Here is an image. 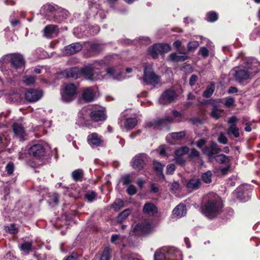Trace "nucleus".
Listing matches in <instances>:
<instances>
[{"label":"nucleus","instance_id":"nucleus-49","mask_svg":"<svg viewBox=\"0 0 260 260\" xmlns=\"http://www.w3.org/2000/svg\"><path fill=\"white\" fill-rule=\"evenodd\" d=\"M49 203L51 204H54L55 205L57 204L58 202V196L56 193H53L50 196V199L48 201Z\"/></svg>","mask_w":260,"mask_h":260},{"label":"nucleus","instance_id":"nucleus-36","mask_svg":"<svg viewBox=\"0 0 260 260\" xmlns=\"http://www.w3.org/2000/svg\"><path fill=\"white\" fill-rule=\"evenodd\" d=\"M214 158L217 162L220 164H226L229 161L228 157L222 154L217 155Z\"/></svg>","mask_w":260,"mask_h":260},{"label":"nucleus","instance_id":"nucleus-8","mask_svg":"<svg viewBox=\"0 0 260 260\" xmlns=\"http://www.w3.org/2000/svg\"><path fill=\"white\" fill-rule=\"evenodd\" d=\"M237 198L240 201L245 202L249 198L250 186L247 184L240 186L236 189Z\"/></svg>","mask_w":260,"mask_h":260},{"label":"nucleus","instance_id":"nucleus-47","mask_svg":"<svg viewBox=\"0 0 260 260\" xmlns=\"http://www.w3.org/2000/svg\"><path fill=\"white\" fill-rule=\"evenodd\" d=\"M214 90V85H211L210 87H208L206 90L203 92V96L205 98H209L213 94Z\"/></svg>","mask_w":260,"mask_h":260},{"label":"nucleus","instance_id":"nucleus-19","mask_svg":"<svg viewBox=\"0 0 260 260\" xmlns=\"http://www.w3.org/2000/svg\"><path fill=\"white\" fill-rule=\"evenodd\" d=\"M201 185V181L200 179L193 178L186 181L185 186L188 190L191 191L199 188Z\"/></svg>","mask_w":260,"mask_h":260},{"label":"nucleus","instance_id":"nucleus-2","mask_svg":"<svg viewBox=\"0 0 260 260\" xmlns=\"http://www.w3.org/2000/svg\"><path fill=\"white\" fill-rule=\"evenodd\" d=\"M223 208L221 199L216 194H214L212 198H210L205 204L203 211L206 216L210 218L213 217L219 214Z\"/></svg>","mask_w":260,"mask_h":260},{"label":"nucleus","instance_id":"nucleus-54","mask_svg":"<svg viewBox=\"0 0 260 260\" xmlns=\"http://www.w3.org/2000/svg\"><path fill=\"white\" fill-rule=\"evenodd\" d=\"M14 166L13 163H9L6 167V170L7 173L11 175L14 171Z\"/></svg>","mask_w":260,"mask_h":260},{"label":"nucleus","instance_id":"nucleus-23","mask_svg":"<svg viewBox=\"0 0 260 260\" xmlns=\"http://www.w3.org/2000/svg\"><path fill=\"white\" fill-rule=\"evenodd\" d=\"M58 32L57 27L55 25L51 24L47 25L44 29V36L48 38H52Z\"/></svg>","mask_w":260,"mask_h":260},{"label":"nucleus","instance_id":"nucleus-30","mask_svg":"<svg viewBox=\"0 0 260 260\" xmlns=\"http://www.w3.org/2000/svg\"><path fill=\"white\" fill-rule=\"evenodd\" d=\"M227 134L229 135H233L235 138H238L240 136L239 129L236 124L230 125L227 131Z\"/></svg>","mask_w":260,"mask_h":260},{"label":"nucleus","instance_id":"nucleus-62","mask_svg":"<svg viewBox=\"0 0 260 260\" xmlns=\"http://www.w3.org/2000/svg\"><path fill=\"white\" fill-rule=\"evenodd\" d=\"M237 121V118L236 116H232L229 120L228 121V122L231 124H235L236 122Z\"/></svg>","mask_w":260,"mask_h":260},{"label":"nucleus","instance_id":"nucleus-56","mask_svg":"<svg viewBox=\"0 0 260 260\" xmlns=\"http://www.w3.org/2000/svg\"><path fill=\"white\" fill-rule=\"evenodd\" d=\"M199 155L200 153L197 150L194 148H193L191 150L189 154L190 157H196L199 156Z\"/></svg>","mask_w":260,"mask_h":260},{"label":"nucleus","instance_id":"nucleus-33","mask_svg":"<svg viewBox=\"0 0 260 260\" xmlns=\"http://www.w3.org/2000/svg\"><path fill=\"white\" fill-rule=\"evenodd\" d=\"M107 74L110 78H111L113 79H120V78L118 77L119 75V72H117L116 70L113 68H108L107 70Z\"/></svg>","mask_w":260,"mask_h":260},{"label":"nucleus","instance_id":"nucleus-50","mask_svg":"<svg viewBox=\"0 0 260 260\" xmlns=\"http://www.w3.org/2000/svg\"><path fill=\"white\" fill-rule=\"evenodd\" d=\"M126 191L130 196L134 195L137 193V188L133 185H129L126 189Z\"/></svg>","mask_w":260,"mask_h":260},{"label":"nucleus","instance_id":"nucleus-7","mask_svg":"<svg viewBox=\"0 0 260 260\" xmlns=\"http://www.w3.org/2000/svg\"><path fill=\"white\" fill-rule=\"evenodd\" d=\"M171 49L170 46L167 44H156L149 48V54L153 58L157 57L158 54H161L169 52Z\"/></svg>","mask_w":260,"mask_h":260},{"label":"nucleus","instance_id":"nucleus-27","mask_svg":"<svg viewBox=\"0 0 260 260\" xmlns=\"http://www.w3.org/2000/svg\"><path fill=\"white\" fill-rule=\"evenodd\" d=\"M137 124V120L135 118H128L124 122V128L127 130L133 128Z\"/></svg>","mask_w":260,"mask_h":260},{"label":"nucleus","instance_id":"nucleus-14","mask_svg":"<svg viewBox=\"0 0 260 260\" xmlns=\"http://www.w3.org/2000/svg\"><path fill=\"white\" fill-rule=\"evenodd\" d=\"M203 153L207 155L211 161L213 160L214 154L218 153L219 149L217 147V145L214 142H211L210 146H206L203 149Z\"/></svg>","mask_w":260,"mask_h":260},{"label":"nucleus","instance_id":"nucleus-13","mask_svg":"<svg viewBox=\"0 0 260 260\" xmlns=\"http://www.w3.org/2000/svg\"><path fill=\"white\" fill-rule=\"evenodd\" d=\"M176 97V92L173 90H167L164 91L159 98V102L161 104H167L172 102Z\"/></svg>","mask_w":260,"mask_h":260},{"label":"nucleus","instance_id":"nucleus-63","mask_svg":"<svg viewBox=\"0 0 260 260\" xmlns=\"http://www.w3.org/2000/svg\"><path fill=\"white\" fill-rule=\"evenodd\" d=\"M206 143V141L204 139H200L198 142H197V146L199 148H201Z\"/></svg>","mask_w":260,"mask_h":260},{"label":"nucleus","instance_id":"nucleus-9","mask_svg":"<svg viewBox=\"0 0 260 260\" xmlns=\"http://www.w3.org/2000/svg\"><path fill=\"white\" fill-rule=\"evenodd\" d=\"M28 152L30 155L36 158H40L45 155V149L42 143H38L30 147Z\"/></svg>","mask_w":260,"mask_h":260},{"label":"nucleus","instance_id":"nucleus-58","mask_svg":"<svg viewBox=\"0 0 260 260\" xmlns=\"http://www.w3.org/2000/svg\"><path fill=\"white\" fill-rule=\"evenodd\" d=\"M175 167L174 165H173V164H170V165H168L167 167V173H168L169 174L173 173V172L175 171Z\"/></svg>","mask_w":260,"mask_h":260},{"label":"nucleus","instance_id":"nucleus-44","mask_svg":"<svg viewBox=\"0 0 260 260\" xmlns=\"http://www.w3.org/2000/svg\"><path fill=\"white\" fill-rule=\"evenodd\" d=\"M131 213V210L130 209H126L119 214L118 217V220L121 221L122 220L125 219Z\"/></svg>","mask_w":260,"mask_h":260},{"label":"nucleus","instance_id":"nucleus-21","mask_svg":"<svg viewBox=\"0 0 260 260\" xmlns=\"http://www.w3.org/2000/svg\"><path fill=\"white\" fill-rule=\"evenodd\" d=\"M82 97L86 102H90L94 100L95 98L94 93L91 88L88 87L83 89Z\"/></svg>","mask_w":260,"mask_h":260},{"label":"nucleus","instance_id":"nucleus-61","mask_svg":"<svg viewBox=\"0 0 260 260\" xmlns=\"http://www.w3.org/2000/svg\"><path fill=\"white\" fill-rule=\"evenodd\" d=\"M150 190L151 192H152L153 193H156V192H158L159 188H158V186H156L155 184L152 183L151 185Z\"/></svg>","mask_w":260,"mask_h":260},{"label":"nucleus","instance_id":"nucleus-51","mask_svg":"<svg viewBox=\"0 0 260 260\" xmlns=\"http://www.w3.org/2000/svg\"><path fill=\"white\" fill-rule=\"evenodd\" d=\"M96 193L94 191H91L87 193L85 195V198L89 202H92L96 197Z\"/></svg>","mask_w":260,"mask_h":260},{"label":"nucleus","instance_id":"nucleus-48","mask_svg":"<svg viewBox=\"0 0 260 260\" xmlns=\"http://www.w3.org/2000/svg\"><path fill=\"white\" fill-rule=\"evenodd\" d=\"M199 54L204 58H206L209 55V50L206 47H202L199 49Z\"/></svg>","mask_w":260,"mask_h":260},{"label":"nucleus","instance_id":"nucleus-11","mask_svg":"<svg viewBox=\"0 0 260 260\" xmlns=\"http://www.w3.org/2000/svg\"><path fill=\"white\" fill-rule=\"evenodd\" d=\"M43 95L41 90L30 89L28 90L25 94V97L27 101L29 102H36Z\"/></svg>","mask_w":260,"mask_h":260},{"label":"nucleus","instance_id":"nucleus-16","mask_svg":"<svg viewBox=\"0 0 260 260\" xmlns=\"http://www.w3.org/2000/svg\"><path fill=\"white\" fill-rule=\"evenodd\" d=\"M149 225L144 223H138L135 226L132 231V233L136 236H140L148 233L149 232Z\"/></svg>","mask_w":260,"mask_h":260},{"label":"nucleus","instance_id":"nucleus-1","mask_svg":"<svg viewBox=\"0 0 260 260\" xmlns=\"http://www.w3.org/2000/svg\"><path fill=\"white\" fill-rule=\"evenodd\" d=\"M259 69L260 64L257 60L248 58L241 66L235 67L232 71L235 80L242 83L253 77Z\"/></svg>","mask_w":260,"mask_h":260},{"label":"nucleus","instance_id":"nucleus-6","mask_svg":"<svg viewBox=\"0 0 260 260\" xmlns=\"http://www.w3.org/2000/svg\"><path fill=\"white\" fill-rule=\"evenodd\" d=\"M2 61L4 62L10 61L12 66L16 69L20 68L24 64V58L19 53L7 54L3 57Z\"/></svg>","mask_w":260,"mask_h":260},{"label":"nucleus","instance_id":"nucleus-10","mask_svg":"<svg viewBox=\"0 0 260 260\" xmlns=\"http://www.w3.org/2000/svg\"><path fill=\"white\" fill-rule=\"evenodd\" d=\"M146 158V155L144 153L136 155L133 158L132 162L133 168L138 171L142 170L145 165V159Z\"/></svg>","mask_w":260,"mask_h":260},{"label":"nucleus","instance_id":"nucleus-31","mask_svg":"<svg viewBox=\"0 0 260 260\" xmlns=\"http://www.w3.org/2000/svg\"><path fill=\"white\" fill-rule=\"evenodd\" d=\"M153 167L154 170L157 172L159 178H164V176L162 173L163 168L164 165H162L159 162L155 161L153 162Z\"/></svg>","mask_w":260,"mask_h":260},{"label":"nucleus","instance_id":"nucleus-40","mask_svg":"<svg viewBox=\"0 0 260 260\" xmlns=\"http://www.w3.org/2000/svg\"><path fill=\"white\" fill-rule=\"evenodd\" d=\"M189 151V148L187 146L182 147L177 149L175 152L176 156H181L184 154L187 153Z\"/></svg>","mask_w":260,"mask_h":260},{"label":"nucleus","instance_id":"nucleus-60","mask_svg":"<svg viewBox=\"0 0 260 260\" xmlns=\"http://www.w3.org/2000/svg\"><path fill=\"white\" fill-rule=\"evenodd\" d=\"M6 258L8 260H19L12 252L8 253L6 255Z\"/></svg>","mask_w":260,"mask_h":260},{"label":"nucleus","instance_id":"nucleus-5","mask_svg":"<svg viewBox=\"0 0 260 260\" xmlns=\"http://www.w3.org/2000/svg\"><path fill=\"white\" fill-rule=\"evenodd\" d=\"M77 87L74 84L70 83L64 86L61 93L62 99L66 102L74 100L77 94Z\"/></svg>","mask_w":260,"mask_h":260},{"label":"nucleus","instance_id":"nucleus-64","mask_svg":"<svg viewBox=\"0 0 260 260\" xmlns=\"http://www.w3.org/2000/svg\"><path fill=\"white\" fill-rule=\"evenodd\" d=\"M159 154L161 156H164L166 154V148L165 146H161L159 147Z\"/></svg>","mask_w":260,"mask_h":260},{"label":"nucleus","instance_id":"nucleus-59","mask_svg":"<svg viewBox=\"0 0 260 260\" xmlns=\"http://www.w3.org/2000/svg\"><path fill=\"white\" fill-rule=\"evenodd\" d=\"M78 258V254L76 253H72L65 260H77Z\"/></svg>","mask_w":260,"mask_h":260},{"label":"nucleus","instance_id":"nucleus-25","mask_svg":"<svg viewBox=\"0 0 260 260\" xmlns=\"http://www.w3.org/2000/svg\"><path fill=\"white\" fill-rule=\"evenodd\" d=\"M143 211L145 214L153 215L157 213V209L154 204L147 203L144 205Z\"/></svg>","mask_w":260,"mask_h":260},{"label":"nucleus","instance_id":"nucleus-18","mask_svg":"<svg viewBox=\"0 0 260 260\" xmlns=\"http://www.w3.org/2000/svg\"><path fill=\"white\" fill-rule=\"evenodd\" d=\"M87 142L90 146H101L103 143V140L96 133H93L88 135L87 136Z\"/></svg>","mask_w":260,"mask_h":260},{"label":"nucleus","instance_id":"nucleus-34","mask_svg":"<svg viewBox=\"0 0 260 260\" xmlns=\"http://www.w3.org/2000/svg\"><path fill=\"white\" fill-rule=\"evenodd\" d=\"M83 176V173L82 170L81 169H77L73 172L72 174V177L73 179L76 181L81 180Z\"/></svg>","mask_w":260,"mask_h":260},{"label":"nucleus","instance_id":"nucleus-24","mask_svg":"<svg viewBox=\"0 0 260 260\" xmlns=\"http://www.w3.org/2000/svg\"><path fill=\"white\" fill-rule=\"evenodd\" d=\"M186 213L185 206L184 204H180L177 205L173 211V215L177 217H181Z\"/></svg>","mask_w":260,"mask_h":260},{"label":"nucleus","instance_id":"nucleus-28","mask_svg":"<svg viewBox=\"0 0 260 260\" xmlns=\"http://www.w3.org/2000/svg\"><path fill=\"white\" fill-rule=\"evenodd\" d=\"M170 59L173 62L183 61L187 58V56L185 55H179L176 53H173L170 54L169 56Z\"/></svg>","mask_w":260,"mask_h":260},{"label":"nucleus","instance_id":"nucleus-46","mask_svg":"<svg viewBox=\"0 0 260 260\" xmlns=\"http://www.w3.org/2000/svg\"><path fill=\"white\" fill-rule=\"evenodd\" d=\"M43 10L48 11L51 13L53 14H56V12L57 11L55 8L50 4H47L46 5H44L42 8L41 11H42Z\"/></svg>","mask_w":260,"mask_h":260},{"label":"nucleus","instance_id":"nucleus-26","mask_svg":"<svg viewBox=\"0 0 260 260\" xmlns=\"http://www.w3.org/2000/svg\"><path fill=\"white\" fill-rule=\"evenodd\" d=\"M223 110L216 106H214L211 112V116L216 119L223 116Z\"/></svg>","mask_w":260,"mask_h":260},{"label":"nucleus","instance_id":"nucleus-37","mask_svg":"<svg viewBox=\"0 0 260 260\" xmlns=\"http://www.w3.org/2000/svg\"><path fill=\"white\" fill-rule=\"evenodd\" d=\"M212 174L210 171H208L202 175V180L205 183H210L212 182Z\"/></svg>","mask_w":260,"mask_h":260},{"label":"nucleus","instance_id":"nucleus-45","mask_svg":"<svg viewBox=\"0 0 260 260\" xmlns=\"http://www.w3.org/2000/svg\"><path fill=\"white\" fill-rule=\"evenodd\" d=\"M199 46V43L198 41H193L190 42L187 44L188 51L191 52L196 50Z\"/></svg>","mask_w":260,"mask_h":260},{"label":"nucleus","instance_id":"nucleus-35","mask_svg":"<svg viewBox=\"0 0 260 260\" xmlns=\"http://www.w3.org/2000/svg\"><path fill=\"white\" fill-rule=\"evenodd\" d=\"M110 253L111 249L108 247H105L99 258V260H110Z\"/></svg>","mask_w":260,"mask_h":260},{"label":"nucleus","instance_id":"nucleus-38","mask_svg":"<svg viewBox=\"0 0 260 260\" xmlns=\"http://www.w3.org/2000/svg\"><path fill=\"white\" fill-rule=\"evenodd\" d=\"M36 78L34 76L26 75L23 77V82L26 85H30L35 83Z\"/></svg>","mask_w":260,"mask_h":260},{"label":"nucleus","instance_id":"nucleus-15","mask_svg":"<svg viewBox=\"0 0 260 260\" xmlns=\"http://www.w3.org/2000/svg\"><path fill=\"white\" fill-rule=\"evenodd\" d=\"M186 135L185 131L172 133L166 137V140L168 143L171 144H174L176 141L182 140Z\"/></svg>","mask_w":260,"mask_h":260},{"label":"nucleus","instance_id":"nucleus-17","mask_svg":"<svg viewBox=\"0 0 260 260\" xmlns=\"http://www.w3.org/2000/svg\"><path fill=\"white\" fill-rule=\"evenodd\" d=\"M91 120L95 122L104 121L106 118L105 112L103 109L92 110L90 113Z\"/></svg>","mask_w":260,"mask_h":260},{"label":"nucleus","instance_id":"nucleus-57","mask_svg":"<svg viewBox=\"0 0 260 260\" xmlns=\"http://www.w3.org/2000/svg\"><path fill=\"white\" fill-rule=\"evenodd\" d=\"M197 79H198V77L196 75H191V76L190 77V79H189V84L191 86L194 85L196 81H197Z\"/></svg>","mask_w":260,"mask_h":260},{"label":"nucleus","instance_id":"nucleus-3","mask_svg":"<svg viewBox=\"0 0 260 260\" xmlns=\"http://www.w3.org/2000/svg\"><path fill=\"white\" fill-rule=\"evenodd\" d=\"M139 79L142 80L143 84L151 85L153 86L160 82L159 77L155 74L152 68L149 67H146L144 68L143 77Z\"/></svg>","mask_w":260,"mask_h":260},{"label":"nucleus","instance_id":"nucleus-41","mask_svg":"<svg viewBox=\"0 0 260 260\" xmlns=\"http://www.w3.org/2000/svg\"><path fill=\"white\" fill-rule=\"evenodd\" d=\"M124 205V202L123 201L120 199H116L114 203L112 205V208L115 210V211H118L122 207H123Z\"/></svg>","mask_w":260,"mask_h":260},{"label":"nucleus","instance_id":"nucleus-53","mask_svg":"<svg viewBox=\"0 0 260 260\" xmlns=\"http://www.w3.org/2000/svg\"><path fill=\"white\" fill-rule=\"evenodd\" d=\"M123 237L119 235H113L111 237V242L113 243L117 244L120 241H121Z\"/></svg>","mask_w":260,"mask_h":260},{"label":"nucleus","instance_id":"nucleus-29","mask_svg":"<svg viewBox=\"0 0 260 260\" xmlns=\"http://www.w3.org/2000/svg\"><path fill=\"white\" fill-rule=\"evenodd\" d=\"M164 119L159 120L158 121H151L147 122L145 124V128H159L164 122Z\"/></svg>","mask_w":260,"mask_h":260},{"label":"nucleus","instance_id":"nucleus-39","mask_svg":"<svg viewBox=\"0 0 260 260\" xmlns=\"http://www.w3.org/2000/svg\"><path fill=\"white\" fill-rule=\"evenodd\" d=\"M32 243L30 242H25L19 246V248L21 251L26 253H28L31 249Z\"/></svg>","mask_w":260,"mask_h":260},{"label":"nucleus","instance_id":"nucleus-20","mask_svg":"<svg viewBox=\"0 0 260 260\" xmlns=\"http://www.w3.org/2000/svg\"><path fill=\"white\" fill-rule=\"evenodd\" d=\"M82 48V45L79 43H72L64 48V53L66 55H71L75 54Z\"/></svg>","mask_w":260,"mask_h":260},{"label":"nucleus","instance_id":"nucleus-52","mask_svg":"<svg viewBox=\"0 0 260 260\" xmlns=\"http://www.w3.org/2000/svg\"><path fill=\"white\" fill-rule=\"evenodd\" d=\"M218 141L220 143H221L223 144H226L228 142V139L225 136V135L223 133H221L219 135V136L218 138Z\"/></svg>","mask_w":260,"mask_h":260},{"label":"nucleus","instance_id":"nucleus-22","mask_svg":"<svg viewBox=\"0 0 260 260\" xmlns=\"http://www.w3.org/2000/svg\"><path fill=\"white\" fill-rule=\"evenodd\" d=\"M64 73L68 78L77 79L81 76L80 69L77 67L66 69Z\"/></svg>","mask_w":260,"mask_h":260},{"label":"nucleus","instance_id":"nucleus-12","mask_svg":"<svg viewBox=\"0 0 260 260\" xmlns=\"http://www.w3.org/2000/svg\"><path fill=\"white\" fill-rule=\"evenodd\" d=\"M14 137L20 141H23L26 136L25 131L21 124L15 123L12 125Z\"/></svg>","mask_w":260,"mask_h":260},{"label":"nucleus","instance_id":"nucleus-4","mask_svg":"<svg viewBox=\"0 0 260 260\" xmlns=\"http://www.w3.org/2000/svg\"><path fill=\"white\" fill-rule=\"evenodd\" d=\"M95 68L94 64L85 66L80 69L81 76H84L86 79L90 81L101 80L103 77L99 73L94 71Z\"/></svg>","mask_w":260,"mask_h":260},{"label":"nucleus","instance_id":"nucleus-42","mask_svg":"<svg viewBox=\"0 0 260 260\" xmlns=\"http://www.w3.org/2000/svg\"><path fill=\"white\" fill-rule=\"evenodd\" d=\"M218 18V15L215 12H210L206 15V19L209 22H214Z\"/></svg>","mask_w":260,"mask_h":260},{"label":"nucleus","instance_id":"nucleus-55","mask_svg":"<svg viewBox=\"0 0 260 260\" xmlns=\"http://www.w3.org/2000/svg\"><path fill=\"white\" fill-rule=\"evenodd\" d=\"M234 102V100L233 98H228L225 99L224 104L226 107H230L233 105Z\"/></svg>","mask_w":260,"mask_h":260},{"label":"nucleus","instance_id":"nucleus-43","mask_svg":"<svg viewBox=\"0 0 260 260\" xmlns=\"http://www.w3.org/2000/svg\"><path fill=\"white\" fill-rule=\"evenodd\" d=\"M121 181L124 185H129L133 181V179L130 175H125L121 177Z\"/></svg>","mask_w":260,"mask_h":260},{"label":"nucleus","instance_id":"nucleus-32","mask_svg":"<svg viewBox=\"0 0 260 260\" xmlns=\"http://www.w3.org/2000/svg\"><path fill=\"white\" fill-rule=\"evenodd\" d=\"M4 230L6 233L10 234H16L19 231L17 226L14 223H11L9 225L5 226Z\"/></svg>","mask_w":260,"mask_h":260}]
</instances>
